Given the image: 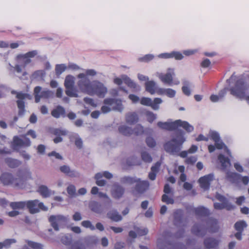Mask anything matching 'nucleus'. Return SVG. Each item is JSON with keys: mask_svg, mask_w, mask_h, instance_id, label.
Returning <instances> with one entry per match:
<instances>
[{"mask_svg": "<svg viewBox=\"0 0 249 249\" xmlns=\"http://www.w3.org/2000/svg\"><path fill=\"white\" fill-rule=\"evenodd\" d=\"M32 179V173L28 169H19L15 175L9 172H4L0 176V182L3 185L18 188L24 187L26 181Z\"/></svg>", "mask_w": 249, "mask_h": 249, "instance_id": "f257e3e1", "label": "nucleus"}, {"mask_svg": "<svg viewBox=\"0 0 249 249\" xmlns=\"http://www.w3.org/2000/svg\"><path fill=\"white\" fill-rule=\"evenodd\" d=\"M184 131L178 129L172 135V139L163 145L165 151L172 155L178 154L181 148V146L185 141L184 137Z\"/></svg>", "mask_w": 249, "mask_h": 249, "instance_id": "f03ea898", "label": "nucleus"}, {"mask_svg": "<svg viewBox=\"0 0 249 249\" xmlns=\"http://www.w3.org/2000/svg\"><path fill=\"white\" fill-rule=\"evenodd\" d=\"M157 125L161 129L168 131H177L179 127H182L187 132H191L193 131L194 127L187 122L182 121L181 120H177L172 122L170 120L165 122H159Z\"/></svg>", "mask_w": 249, "mask_h": 249, "instance_id": "7ed1b4c3", "label": "nucleus"}, {"mask_svg": "<svg viewBox=\"0 0 249 249\" xmlns=\"http://www.w3.org/2000/svg\"><path fill=\"white\" fill-rule=\"evenodd\" d=\"M248 87L243 79L237 80L234 87L230 89L231 94L240 99H246L249 101V95H247Z\"/></svg>", "mask_w": 249, "mask_h": 249, "instance_id": "20e7f679", "label": "nucleus"}, {"mask_svg": "<svg viewBox=\"0 0 249 249\" xmlns=\"http://www.w3.org/2000/svg\"><path fill=\"white\" fill-rule=\"evenodd\" d=\"M104 104L101 107V111L103 113H107L111 110H115L121 112L124 109V106L122 100L116 98H106L104 101Z\"/></svg>", "mask_w": 249, "mask_h": 249, "instance_id": "39448f33", "label": "nucleus"}, {"mask_svg": "<svg viewBox=\"0 0 249 249\" xmlns=\"http://www.w3.org/2000/svg\"><path fill=\"white\" fill-rule=\"evenodd\" d=\"M77 78L80 80L77 82V85L79 89L83 92L89 95H92L91 89L92 82H91L85 73H81L77 75Z\"/></svg>", "mask_w": 249, "mask_h": 249, "instance_id": "423d86ee", "label": "nucleus"}, {"mask_svg": "<svg viewBox=\"0 0 249 249\" xmlns=\"http://www.w3.org/2000/svg\"><path fill=\"white\" fill-rule=\"evenodd\" d=\"M134 184H135V185L131 188V192L135 196L143 194L149 187V183L147 180H142L138 178H137L136 181Z\"/></svg>", "mask_w": 249, "mask_h": 249, "instance_id": "0eeeda50", "label": "nucleus"}, {"mask_svg": "<svg viewBox=\"0 0 249 249\" xmlns=\"http://www.w3.org/2000/svg\"><path fill=\"white\" fill-rule=\"evenodd\" d=\"M26 203L27 208L32 214L38 213L39 209L44 211L48 210V208L45 206L42 202H40L37 199L26 201Z\"/></svg>", "mask_w": 249, "mask_h": 249, "instance_id": "6e6552de", "label": "nucleus"}, {"mask_svg": "<svg viewBox=\"0 0 249 249\" xmlns=\"http://www.w3.org/2000/svg\"><path fill=\"white\" fill-rule=\"evenodd\" d=\"M38 53L36 50H34L29 52L25 54H20L17 55V60L18 62L21 65L22 68H25L26 66L30 63L32 61L31 58H33Z\"/></svg>", "mask_w": 249, "mask_h": 249, "instance_id": "1a4fd4ad", "label": "nucleus"}, {"mask_svg": "<svg viewBox=\"0 0 249 249\" xmlns=\"http://www.w3.org/2000/svg\"><path fill=\"white\" fill-rule=\"evenodd\" d=\"M175 75L174 70L169 68L167 72L163 73L157 72L156 76L159 77L160 81L165 84L171 86L173 84V77Z\"/></svg>", "mask_w": 249, "mask_h": 249, "instance_id": "9d476101", "label": "nucleus"}, {"mask_svg": "<svg viewBox=\"0 0 249 249\" xmlns=\"http://www.w3.org/2000/svg\"><path fill=\"white\" fill-rule=\"evenodd\" d=\"M41 87H36L34 89L35 102L38 103L41 98L48 99L53 97V92L50 90H45L41 91Z\"/></svg>", "mask_w": 249, "mask_h": 249, "instance_id": "9b49d317", "label": "nucleus"}, {"mask_svg": "<svg viewBox=\"0 0 249 249\" xmlns=\"http://www.w3.org/2000/svg\"><path fill=\"white\" fill-rule=\"evenodd\" d=\"M67 218L62 215H52L49 218V221L52 227L56 231H59L58 225L67 221Z\"/></svg>", "mask_w": 249, "mask_h": 249, "instance_id": "f8f14e48", "label": "nucleus"}, {"mask_svg": "<svg viewBox=\"0 0 249 249\" xmlns=\"http://www.w3.org/2000/svg\"><path fill=\"white\" fill-rule=\"evenodd\" d=\"M31 145V141L28 138L25 136L18 137L15 136L13 139V146L15 150H17L19 147H29Z\"/></svg>", "mask_w": 249, "mask_h": 249, "instance_id": "ddd939ff", "label": "nucleus"}, {"mask_svg": "<svg viewBox=\"0 0 249 249\" xmlns=\"http://www.w3.org/2000/svg\"><path fill=\"white\" fill-rule=\"evenodd\" d=\"M92 95L96 94L98 96L104 97L107 92V88L101 82L95 81L92 82Z\"/></svg>", "mask_w": 249, "mask_h": 249, "instance_id": "4468645a", "label": "nucleus"}, {"mask_svg": "<svg viewBox=\"0 0 249 249\" xmlns=\"http://www.w3.org/2000/svg\"><path fill=\"white\" fill-rule=\"evenodd\" d=\"M140 101L142 105L150 106L154 110H158L159 109V105L162 102V100L160 98H156L152 101L150 98L142 97Z\"/></svg>", "mask_w": 249, "mask_h": 249, "instance_id": "2eb2a0df", "label": "nucleus"}, {"mask_svg": "<svg viewBox=\"0 0 249 249\" xmlns=\"http://www.w3.org/2000/svg\"><path fill=\"white\" fill-rule=\"evenodd\" d=\"M209 135L211 139L215 142V146L217 149H221L225 147V150L227 151V154L230 156H231L230 150L227 148L225 144L220 140L218 133L214 131H210L209 132Z\"/></svg>", "mask_w": 249, "mask_h": 249, "instance_id": "dca6fc26", "label": "nucleus"}, {"mask_svg": "<svg viewBox=\"0 0 249 249\" xmlns=\"http://www.w3.org/2000/svg\"><path fill=\"white\" fill-rule=\"evenodd\" d=\"M28 94L23 93L22 92H18L17 93L16 97L18 99L17 101L18 107V115L19 116L23 115L25 112V103L23 101V99L27 98Z\"/></svg>", "mask_w": 249, "mask_h": 249, "instance_id": "f3484780", "label": "nucleus"}, {"mask_svg": "<svg viewBox=\"0 0 249 249\" xmlns=\"http://www.w3.org/2000/svg\"><path fill=\"white\" fill-rule=\"evenodd\" d=\"M122 78L124 82L127 86L132 89V91L134 92H139L141 90V88L140 85L132 80L126 75H122Z\"/></svg>", "mask_w": 249, "mask_h": 249, "instance_id": "a211bd4d", "label": "nucleus"}, {"mask_svg": "<svg viewBox=\"0 0 249 249\" xmlns=\"http://www.w3.org/2000/svg\"><path fill=\"white\" fill-rule=\"evenodd\" d=\"M213 175L210 174L208 175L201 177L199 179L200 187L204 190L209 189L211 182L213 180Z\"/></svg>", "mask_w": 249, "mask_h": 249, "instance_id": "6ab92c4d", "label": "nucleus"}, {"mask_svg": "<svg viewBox=\"0 0 249 249\" xmlns=\"http://www.w3.org/2000/svg\"><path fill=\"white\" fill-rule=\"evenodd\" d=\"M192 232L197 236L203 237L207 232V228L202 224H195L192 229Z\"/></svg>", "mask_w": 249, "mask_h": 249, "instance_id": "aec40b11", "label": "nucleus"}, {"mask_svg": "<svg viewBox=\"0 0 249 249\" xmlns=\"http://www.w3.org/2000/svg\"><path fill=\"white\" fill-rule=\"evenodd\" d=\"M124 193V188L118 183H115L112 187V195L114 198L119 199L121 198Z\"/></svg>", "mask_w": 249, "mask_h": 249, "instance_id": "412c9836", "label": "nucleus"}, {"mask_svg": "<svg viewBox=\"0 0 249 249\" xmlns=\"http://www.w3.org/2000/svg\"><path fill=\"white\" fill-rule=\"evenodd\" d=\"M89 207L90 210L98 214H102L104 213V208L100 203L93 201L89 203Z\"/></svg>", "mask_w": 249, "mask_h": 249, "instance_id": "4be33fe9", "label": "nucleus"}, {"mask_svg": "<svg viewBox=\"0 0 249 249\" xmlns=\"http://www.w3.org/2000/svg\"><path fill=\"white\" fill-rule=\"evenodd\" d=\"M51 115L55 118H59L60 117H66V111L65 108L61 106H57L55 108L53 109L51 112Z\"/></svg>", "mask_w": 249, "mask_h": 249, "instance_id": "5701e85b", "label": "nucleus"}, {"mask_svg": "<svg viewBox=\"0 0 249 249\" xmlns=\"http://www.w3.org/2000/svg\"><path fill=\"white\" fill-rule=\"evenodd\" d=\"M162 58H169L175 57L176 60H181L183 58V55L178 52H172L171 53H161L158 56Z\"/></svg>", "mask_w": 249, "mask_h": 249, "instance_id": "b1692460", "label": "nucleus"}, {"mask_svg": "<svg viewBox=\"0 0 249 249\" xmlns=\"http://www.w3.org/2000/svg\"><path fill=\"white\" fill-rule=\"evenodd\" d=\"M107 217L115 222H119L122 220L123 218L121 214L116 210H111L107 213Z\"/></svg>", "mask_w": 249, "mask_h": 249, "instance_id": "393cba45", "label": "nucleus"}, {"mask_svg": "<svg viewBox=\"0 0 249 249\" xmlns=\"http://www.w3.org/2000/svg\"><path fill=\"white\" fill-rule=\"evenodd\" d=\"M240 176L239 174L228 172L227 173L226 178L231 182L238 185L239 180L240 179Z\"/></svg>", "mask_w": 249, "mask_h": 249, "instance_id": "a878e982", "label": "nucleus"}, {"mask_svg": "<svg viewBox=\"0 0 249 249\" xmlns=\"http://www.w3.org/2000/svg\"><path fill=\"white\" fill-rule=\"evenodd\" d=\"M157 92L160 95H166L169 98H173L176 94V91L172 89L160 88L158 89Z\"/></svg>", "mask_w": 249, "mask_h": 249, "instance_id": "bb28decb", "label": "nucleus"}, {"mask_svg": "<svg viewBox=\"0 0 249 249\" xmlns=\"http://www.w3.org/2000/svg\"><path fill=\"white\" fill-rule=\"evenodd\" d=\"M145 89L151 94L155 93L157 89V84L154 81H148L145 83Z\"/></svg>", "mask_w": 249, "mask_h": 249, "instance_id": "cd10ccee", "label": "nucleus"}, {"mask_svg": "<svg viewBox=\"0 0 249 249\" xmlns=\"http://www.w3.org/2000/svg\"><path fill=\"white\" fill-rule=\"evenodd\" d=\"M125 120L127 123L132 124L138 121V117L135 112H129L126 114Z\"/></svg>", "mask_w": 249, "mask_h": 249, "instance_id": "c85d7f7f", "label": "nucleus"}, {"mask_svg": "<svg viewBox=\"0 0 249 249\" xmlns=\"http://www.w3.org/2000/svg\"><path fill=\"white\" fill-rule=\"evenodd\" d=\"M5 162L11 168H17L21 164L20 161L11 158H6L5 159Z\"/></svg>", "mask_w": 249, "mask_h": 249, "instance_id": "c756f323", "label": "nucleus"}, {"mask_svg": "<svg viewBox=\"0 0 249 249\" xmlns=\"http://www.w3.org/2000/svg\"><path fill=\"white\" fill-rule=\"evenodd\" d=\"M98 239L96 236H89L85 238V243L88 247H91L97 244Z\"/></svg>", "mask_w": 249, "mask_h": 249, "instance_id": "7c9ffc66", "label": "nucleus"}, {"mask_svg": "<svg viewBox=\"0 0 249 249\" xmlns=\"http://www.w3.org/2000/svg\"><path fill=\"white\" fill-rule=\"evenodd\" d=\"M204 244L207 249H212L216 247L218 245L217 241L212 238H208L204 240Z\"/></svg>", "mask_w": 249, "mask_h": 249, "instance_id": "2f4dec72", "label": "nucleus"}, {"mask_svg": "<svg viewBox=\"0 0 249 249\" xmlns=\"http://www.w3.org/2000/svg\"><path fill=\"white\" fill-rule=\"evenodd\" d=\"M37 192L44 197H49L51 195V191L44 185H41L38 187Z\"/></svg>", "mask_w": 249, "mask_h": 249, "instance_id": "473e14b6", "label": "nucleus"}, {"mask_svg": "<svg viewBox=\"0 0 249 249\" xmlns=\"http://www.w3.org/2000/svg\"><path fill=\"white\" fill-rule=\"evenodd\" d=\"M136 177L124 176L120 178V182L123 184L132 185L136 181Z\"/></svg>", "mask_w": 249, "mask_h": 249, "instance_id": "72a5a7b5", "label": "nucleus"}, {"mask_svg": "<svg viewBox=\"0 0 249 249\" xmlns=\"http://www.w3.org/2000/svg\"><path fill=\"white\" fill-rule=\"evenodd\" d=\"M119 131L120 133L126 136H129L133 133V129L125 125L120 126L119 127Z\"/></svg>", "mask_w": 249, "mask_h": 249, "instance_id": "f704fd0d", "label": "nucleus"}, {"mask_svg": "<svg viewBox=\"0 0 249 249\" xmlns=\"http://www.w3.org/2000/svg\"><path fill=\"white\" fill-rule=\"evenodd\" d=\"M74 77L71 75H67L65 78L64 82L65 88H70L74 87Z\"/></svg>", "mask_w": 249, "mask_h": 249, "instance_id": "c9c22d12", "label": "nucleus"}, {"mask_svg": "<svg viewBox=\"0 0 249 249\" xmlns=\"http://www.w3.org/2000/svg\"><path fill=\"white\" fill-rule=\"evenodd\" d=\"M182 84V91L183 93L186 96H190L191 95V91L189 89V87L191 86V83L187 80H183Z\"/></svg>", "mask_w": 249, "mask_h": 249, "instance_id": "e433bc0d", "label": "nucleus"}, {"mask_svg": "<svg viewBox=\"0 0 249 249\" xmlns=\"http://www.w3.org/2000/svg\"><path fill=\"white\" fill-rule=\"evenodd\" d=\"M10 206L14 210H21L26 207V201L12 202L10 203Z\"/></svg>", "mask_w": 249, "mask_h": 249, "instance_id": "4c0bfd02", "label": "nucleus"}, {"mask_svg": "<svg viewBox=\"0 0 249 249\" xmlns=\"http://www.w3.org/2000/svg\"><path fill=\"white\" fill-rule=\"evenodd\" d=\"M218 159L223 168H226L231 165L230 160L228 158L225 157L223 155L220 154L218 156Z\"/></svg>", "mask_w": 249, "mask_h": 249, "instance_id": "58836bf2", "label": "nucleus"}, {"mask_svg": "<svg viewBox=\"0 0 249 249\" xmlns=\"http://www.w3.org/2000/svg\"><path fill=\"white\" fill-rule=\"evenodd\" d=\"M195 212V213L199 216H207L209 214L208 209L203 207L196 208Z\"/></svg>", "mask_w": 249, "mask_h": 249, "instance_id": "ea45409f", "label": "nucleus"}, {"mask_svg": "<svg viewBox=\"0 0 249 249\" xmlns=\"http://www.w3.org/2000/svg\"><path fill=\"white\" fill-rule=\"evenodd\" d=\"M214 207L216 210H222L226 209L230 210L231 207V205L230 203H226V202L214 203L213 204Z\"/></svg>", "mask_w": 249, "mask_h": 249, "instance_id": "a19ab883", "label": "nucleus"}, {"mask_svg": "<svg viewBox=\"0 0 249 249\" xmlns=\"http://www.w3.org/2000/svg\"><path fill=\"white\" fill-rule=\"evenodd\" d=\"M51 133L56 136H66L68 134V131L60 128H53L51 130Z\"/></svg>", "mask_w": 249, "mask_h": 249, "instance_id": "79ce46f5", "label": "nucleus"}, {"mask_svg": "<svg viewBox=\"0 0 249 249\" xmlns=\"http://www.w3.org/2000/svg\"><path fill=\"white\" fill-rule=\"evenodd\" d=\"M247 224L244 221H239L236 222L234 224V228L237 231L242 232L244 229L246 228Z\"/></svg>", "mask_w": 249, "mask_h": 249, "instance_id": "37998d69", "label": "nucleus"}, {"mask_svg": "<svg viewBox=\"0 0 249 249\" xmlns=\"http://www.w3.org/2000/svg\"><path fill=\"white\" fill-rule=\"evenodd\" d=\"M67 68V66L64 64H57L55 65V71L56 75L59 76Z\"/></svg>", "mask_w": 249, "mask_h": 249, "instance_id": "c03bdc74", "label": "nucleus"}, {"mask_svg": "<svg viewBox=\"0 0 249 249\" xmlns=\"http://www.w3.org/2000/svg\"><path fill=\"white\" fill-rule=\"evenodd\" d=\"M76 90L74 89V87L70 88H66L65 93L70 97H78V95L77 93Z\"/></svg>", "mask_w": 249, "mask_h": 249, "instance_id": "a18cd8bd", "label": "nucleus"}, {"mask_svg": "<svg viewBox=\"0 0 249 249\" xmlns=\"http://www.w3.org/2000/svg\"><path fill=\"white\" fill-rule=\"evenodd\" d=\"M162 202L166 203L167 204H173L174 203V200L173 198V196L163 194L161 197Z\"/></svg>", "mask_w": 249, "mask_h": 249, "instance_id": "49530a36", "label": "nucleus"}, {"mask_svg": "<svg viewBox=\"0 0 249 249\" xmlns=\"http://www.w3.org/2000/svg\"><path fill=\"white\" fill-rule=\"evenodd\" d=\"M101 178L102 174L101 173H97L95 176L97 185L100 186H103L106 184V181L104 179H101Z\"/></svg>", "mask_w": 249, "mask_h": 249, "instance_id": "de8ad7c7", "label": "nucleus"}, {"mask_svg": "<svg viewBox=\"0 0 249 249\" xmlns=\"http://www.w3.org/2000/svg\"><path fill=\"white\" fill-rule=\"evenodd\" d=\"M141 157L142 160L146 162H151L152 161V158L151 155L146 151L142 152Z\"/></svg>", "mask_w": 249, "mask_h": 249, "instance_id": "09e8293b", "label": "nucleus"}, {"mask_svg": "<svg viewBox=\"0 0 249 249\" xmlns=\"http://www.w3.org/2000/svg\"><path fill=\"white\" fill-rule=\"evenodd\" d=\"M66 175L71 178H78L80 177L79 172L75 170L71 169L70 167Z\"/></svg>", "mask_w": 249, "mask_h": 249, "instance_id": "8fccbe9b", "label": "nucleus"}, {"mask_svg": "<svg viewBox=\"0 0 249 249\" xmlns=\"http://www.w3.org/2000/svg\"><path fill=\"white\" fill-rule=\"evenodd\" d=\"M133 133L136 135H140L143 134L144 132V128L140 124H137L135 128L133 129Z\"/></svg>", "mask_w": 249, "mask_h": 249, "instance_id": "3c124183", "label": "nucleus"}, {"mask_svg": "<svg viewBox=\"0 0 249 249\" xmlns=\"http://www.w3.org/2000/svg\"><path fill=\"white\" fill-rule=\"evenodd\" d=\"M81 225L86 228H89L91 231H93L95 229L94 225L89 220L83 221L81 222Z\"/></svg>", "mask_w": 249, "mask_h": 249, "instance_id": "603ef678", "label": "nucleus"}, {"mask_svg": "<svg viewBox=\"0 0 249 249\" xmlns=\"http://www.w3.org/2000/svg\"><path fill=\"white\" fill-rule=\"evenodd\" d=\"M67 193L71 196H74L76 195L75 187L72 184L69 185L67 188Z\"/></svg>", "mask_w": 249, "mask_h": 249, "instance_id": "864d4df0", "label": "nucleus"}, {"mask_svg": "<svg viewBox=\"0 0 249 249\" xmlns=\"http://www.w3.org/2000/svg\"><path fill=\"white\" fill-rule=\"evenodd\" d=\"M154 56L151 54H146L144 56L138 58V61L140 62H148L152 60Z\"/></svg>", "mask_w": 249, "mask_h": 249, "instance_id": "5fc2aeb1", "label": "nucleus"}, {"mask_svg": "<svg viewBox=\"0 0 249 249\" xmlns=\"http://www.w3.org/2000/svg\"><path fill=\"white\" fill-rule=\"evenodd\" d=\"M147 120L150 123H152L157 118V115L152 112L147 111L146 113Z\"/></svg>", "mask_w": 249, "mask_h": 249, "instance_id": "6e6d98bb", "label": "nucleus"}, {"mask_svg": "<svg viewBox=\"0 0 249 249\" xmlns=\"http://www.w3.org/2000/svg\"><path fill=\"white\" fill-rule=\"evenodd\" d=\"M74 138L75 139L74 143L76 147L79 149L82 148L83 146V141L82 139L79 137V136L77 134H76L74 136Z\"/></svg>", "mask_w": 249, "mask_h": 249, "instance_id": "4d7b16f0", "label": "nucleus"}, {"mask_svg": "<svg viewBox=\"0 0 249 249\" xmlns=\"http://www.w3.org/2000/svg\"><path fill=\"white\" fill-rule=\"evenodd\" d=\"M71 241V238L68 235H64L61 238V242L65 245H70Z\"/></svg>", "mask_w": 249, "mask_h": 249, "instance_id": "13d9d810", "label": "nucleus"}, {"mask_svg": "<svg viewBox=\"0 0 249 249\" xmlns=\"http://www.w3.org/2000/svg\"><path fill=\"white\" fill-rule=\"evenodd\" d=\"M207 227L210 228L211 231L213 232L214 231L212 229V227L216 225L217 221L214 219L209 218L207 222Z\"/></svg>", "mask_w": 249, "mask_h": 249, "instance_id": "bf43d9fd", "label": "nucleus"}, {"mask_svg": "<svg viewBox=\"0 0 249 249\" xmlns=\"http://www.w3.org/2000/svg\"><path fill=\"white\" fill-rule=\"evenodd\" d=\"M146 143L147 146L151 148L155 147L156 144L155 140L151 137H148L146 138Z\"/></svg>", "mask_w": 249, "mask_h": 249, "instance_id": "052dcab7", "label": "nucleus"}, {"mask_svg": "<svg viewBox=\"0 0 249 249\" xmlns=\"http://www.w3.org/2000/svg\"><path fill=\"white\" fill-rule=\"evenodd\" d=\"M103 208H104V211L106 210H108L110 209L112 207V201L109 198L107 197V199L104 201L103 205H102Z\"/></svg>", "mask_w": 249, "mask_h": 249, "instance_id": "680f3d73", "label": "nucleus"}, {"mask_svg": "<svg viewBox=\"0 0 249 249\" xmlns=\"http://www.w3.org/2000/svg\"><path fill=\"white\" fill-rule=\"evenodd\" d=\"M163 192L165 194L173 196V191L172 188L170 187L169 184H165L163 189Z\"/></svg>", "mask_w": 249, "mask_h": 249, "instance_id": "e2e57ef3", "label": "nucleus"}, {"mask_svg": "<svg viewBox=\"0 0 249 249\" xmlns=\"http://www.w3.org/2000/svg\"><path fill=\"white\" fill-rule=\"evenodd\" d=\"M71 249H86V247L83 243L77 242L71 246Z\"/></svg>", "mask_w": 249, "mask_h": 249, "instance_id": "0e129e2a", "label": "nucleus"}, {"mask_svg": "<svg viewBox=\"0 0 249 249\" xmlns=\"http://www.w3.org/2000/svg\"><path fill=\"white\" fill-rule=\"evenodd\" d=\"M16 242V240L15 239H8L3 242L4 247L6 248H9L12 244L15 243Z\"/></svg>", "mask_w": 249, "mask_h": 249, "instance_id": "69168bd1", "label": "nucleus"}, {"mask_svg": "<svg viewBox=\"0 0 249 249\" xmlns=\"http://www.w3.org/2000/svg\"><path fill=\"white\" fill-rule=\"evenodd\" d=\"M215 198L221 202H226V203H229L228 199L224 196L218 193H216L215 195Z\"/></svg>", "mask_w": 249, "mask_h": 249, "instance_id": "338daca9", "label": "nucleus"}, {"mask_svg": "<svg viewBox=\"0 0 249 249\" xmlns=\"http://www.w3.org/2000/svg\"><path fill=\"white\" fill-rule=\"evenodd\" d=\"M28 244L30 247L34 249H41L43 246L41 244L39 243H37L32 241H29Z\"/></svg>", "mask_w": 249, "mask_h": 249, "instance_id": "774afa93", "label": "nucleus"}]
</instances>
